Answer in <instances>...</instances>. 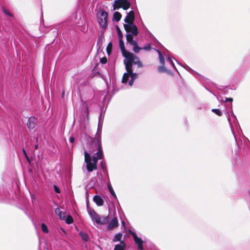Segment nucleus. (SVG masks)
<instances>
[{
    "mask_svg": "<svg viewBox=\"0 0 250 250\" xmlns=\"http://www.w3.org/2000/svg\"><path fill=\"white\" fill-rule=\"evenodd\" d=\"M143 29L145 31V33L146 35H149L150 34V32L147 29L146 26L143 25Z\"/></svg>",
    "mask_w": 250,
    "mask_h": 250,
    "instance_id": "29",
    "label": "nucleus"
},
{
    "mask_svg": "<svg viewBox=\"0 0 250 250\" xmlns=\"http://www.w3.org/2000/svg\"><path fill=\"white\" fill-rule=\"evenodd\" d=\"M130 6V3L128 0H115L113 4V10L119 9L122 8L126 10L128 9Z\"/></svg>",
    "mask_w": 250,
    "mask_h": 250,
    "instance_id": "5",
    "label": "nucleus"
},
{
    "mask_svg": "<svg viewBox=\"0 0 250 250\" xmlns=\"http://www.w3.org/2000/svg\"><path fill=\"white\" fill-rule=\"evenodd\" d=\"M107 187L108 188V189L109 190V192H110L111 194L113 195L115 198H117L116 194L111 186V185L110 183V182H108L107 183Z\"/></svg>",
    "mask_w": 250,
    "mask_h": 250,
    "instance_id": "18",
    "label": "nucleus"
},
{
    "mask_svg": "<svg viewBox=\"0 0 250 250\" xmlns=\"http://www.w3.org/2000/svg\"><path fill=\"white\" fill-rule=\"evenodd\" d=\"M87 211L92 221L93 222L98 224L100 215H99L94 209H92L88 208Z\"/></svg>",
    "mask_w": 250,
    "mask_h": 250,
    "instance_id": "8",
    "label": "nucleus"
},
{
    "mask_svg": "<svg viewBox=\"0 0 250 250\" xmlns=\"http://www.w3.org/2000/svg\"><path fill=\"white\" fill-rule=\"evenodd\" d=\"M79 234L83 240H84L85 241H87L88 240L89 237L87 233L83 232H80L79 233Z\"/></svg>",
    "mask_w": 250,
    "mask_h": 250,
    "instance_id": "20",
    "label": "nucleus"
},
{
    "mask_svg": "<svg viewBox=\"0 0 250 250\" xmlns=\"http://www.w3.org/2000/svg\"><path fill=\"white\" fill-rule=\"evenodd\" d=\"M123 38L119 39V45L121 48L123 56L125 58L124 61H126L127 62H130L131 60L135 59V61H136L138 62V57L134 55L133 54L131 53L130 52H127L125 50V47L124 45V42L122 40Z\"/></svg>",
    "mask_w": 250,
    "mask_h": 250,
    "instance_id": "3",
    "label": "nucleus"
},
{
    "mask_svg": "<svg viewBox=\"0 0 250 250\" xmlns=\"http://www.w3.org/2000/svg\"><path fill=\"white\" fill-rule=\"evenodd\" d=\"M122 17V15L119 12H115L113 14V20L119 21Z\"/></svg>",
    "mask_w": 250,
    "mask_h": 250,
    "instance_id": "17",
    "label": "nucleus"
},
{
    "mask_svg": "<svg viewBox=\"0 0 250 250\" xmlns=\"http://www.w3.org/2000/svg\"><path fill=\"white\" fill-rule=\"evenodd\" d=\"M226 115L227 116L228 120L229 122L230 125H231V123H230V118H229V114L227 112L226 113Z\"/></svg>",
    "mask_w": 250,
    "mask_h": 250,
    "instance_id": "39",
    "label": "nucleus"
},
{
    "mask_svg": "<svg viewBox=\"0 0 250 250\" xmlns=\"http://www.w3.org/2000/svg\"><path fill=\"white\" fill-rule=\"evenodd\" d=\"M93 200L98 206H102L104 204V200L99 195H95Z\"/></svg>",
    "mask_w": 250,
    "mask_h": 250,
    "instance_id": "13",
    "label": "nucleus"
},
{
    "mask_svg": "<svg viewBox=\"0 0 250 250\" xmlns=\"http://www.w3.org/2000/svg\"><path fill=\"white\" fill-rule=\"evenodd\" d=\"M125 247L124 241H121L119 244L116 245L114 250H124Z\"/></svg>",
    "mask_w": 250,
    "mask_h": 250,
    "instance_id": "16",
    "label": "nucleus"
},
{
    "mask_svg": "<svg viewBox=\"0 0 250 250\" xmlns=\"http://www.w3.org/2000/svg\"><path fill=\"white\" fill-rule=\"evenodd\" d=\"M106 62H107V59L105 57H104V58L101 59V60H100V62L103 64L105 63Z\"/></svg>",
    "mask_w": 250,
    "mask_h": 250,
    "instance_id": "32",
    "label": "nucleus"
},
{
    "mask_svg": "<svg viewBox=\"0 0 250 250\" xmlns=\"http://www.w3.org/2000/svg\"><path fill=\"white\" fill-rule=\"evenodd\" d=\"M134 20V12L133 11H130L127 13L125 18L124 20V21L126 24H132L133 23Z\"/></svg>",
    "mask_w": 250,
    "mask_h": 250,
    "instance_id": "9",
    "label": "nucleus"
},
{
    "mask_svg": "<svg viewBox=\"0 0 250 250\" xmlns=\"http://www.w3.org/2000/svg\"><path fill=\"white\" fill-rule=\"evenodd\" d=\"M122 224H123V225H125V222H124V221H122Z\"/></svg>",
    "mask_w": 250,
    "mask_h": 250,
    "instance_id": "43",
    "label": "nucleus"
},
{
    "mask_svg": "<svg viewBox=\"0 0 250 250\" xmlns=\"http://www.w3.org/2000/svg\"><path fill=\"white\" fill-rule=\"evenodd\" d=\"M109 222V217L108 216H99L97 224L105 225Z\"/></svg>",
    "mask_w": 250,
    "mask_h": 250,
    "instance_id": "12",
    "label": "nucleus"
},
{
    "mask_svg": "<svg viewBox=\"0 0 250 250\" xmlns=\"http://www.w3.org/2000/svg\"><path fill=\"white\" fill-rule=\"evenodd\" d=\"M35 148L36 149H37L38 148V145H36L35 146Z\"/></svg>",
    "mask_w": 250,
    "mask_h": 250,
    "instance_id": "42",
    "label": "nucleus"
},
{
    "mask_svg": "<svg viewBox=\"0 0 250 250\" xmlns=\"http://www.w3.org/2000/svg\"><path fill=\"white\" fill-rule=\"evenodd\" d=\"M37 123V119L34 117H31L29 118L27 123V126L29 129H33L35 127Z\"/></svg>",
    "mask_w": 250,
    "mask_h": 250,
    "instance_id": "11",
    "label": "nucleus"
},
{
    "mask_svg": "<svg viewBox=\"0 0 250 250\" xmlns=\"http://www.w3.org/2000/svg\"><path fill=\"white\" fill-rule=\"evenodd\" d=\"M59 217L62 219V220H64L66 218V214L64 212H63V211H61V214H60V215H59Z\"/></svg>",
    "mask_w": 250,
    "mask_h": 250,
    "instance_id": "27",
    "label": "nucleus"
},
{
    "mask_svg": "<svg viewBox=\"0 0 250 250\" xmlns=\"http://www.w3.org/2000/svg\"><path fill=\"white\" fill-rule=\"evenodd\" d=\"M73 221V219L71 216H68L66 218L65 222L67 224H71Z\"/></svg>",
    "mask_w": 250,
    "mask_h": 250,
    "instance_id": "24",
    "label": "nucleus"
},
{
    "mask_svg": "<svg viewBox=\"0 0 250 250\" xmlns=\"http://www.w3.org/2000/svg\"><path fill=\"white\" fill-rule=\"evenodd\" d=\"M212 111L217 115L220 116L221 115V112L218 109H212Z\"/></svg>",
    "mask_w": 250,
    "mask_h": 250,
    "instance_id": "28",
    "label": "nucleus"
},
{
    "mask_svg": "<svg viewBox=\"0 0 250 250\" xmlns=\"http://www.w3.org/2000/svg\"><path fill=\"white\" fill-rule=\"evenodd\" d=\"M54 189L55 192H56L57 193H60V190L57 186H54Z\"/></svg>",
    "mask_w": 250,
    "mask_h": 250,
    "instance_id": "36",
    "label": "nucleus"
},
{
    "mask_svg": "<svg viewBox=\"0 0 250 250\" xmlns=\"http://www.w3.org/2000/svg\"><path fill=\"white\" fill-rule=\"evenodd\" d=\"M137 61H138V62L137 61H135V60H134V59L128 62L124 61L126 72L123 75L122 78L123 83H126L128 81L129 77H130L131 79L129 82V85L130 86L133 85L134 80L138 77L139 75V73H136V72L133 73L134 68H133V65H136L138 68H142L143 66L142 62L140 61L138 57Z\"/></svg>",
    "mask_w": 250,
    "mask_h": 250,
    "instance_id": "2",
    "label": "nucleus"
},
{
    "mask_svg": "<svg viewBox=\"0 0 250 250\" xmlns=\"http://www.w3.org/2000/svg\"><path fill=\"white\" fill-rule=\"evenodd\" d=\"M168 61L169 62V63H170V64L173 67H175L174 66V64L172 60V59H171L170 57H168Z\"/></svg>",
    "mask_w": 250,
    "mask_h": 250,
    "instance_id": "35",
    "label": "nucleus"
},
{
    "mask_svg": "<svg viewBox=\"0 0 250 250\" xmlns=\"http://www.w3.org/2000/svg\"><path fill=\"white\" fill-rule=\"evenodd\" d=\"M122 237V234L121 233H118L114 236L113 241L114 242H117L118 241H120Z\"/></svg>",
    "mask_w": 250,
    "mask_h": 250,
    "instance_id": "19",
    "label": "nucleus"
},
{
    "mask_svg": "<svg viewBox=\"0 0 250 250\" xmlns=\"http://www.w3.org/2000/svg\"><path fill=\"white\" fill-rule=\"evenodd\" d=\"M158 70H159V71L161 72L164 71L165 70V66H164V65L163 64V65L159 66L158 68Z\"/></svg>",
    "mask_w": 250,
    "mask_h": 250,
    "instance_id": "31",
    "label": "nucleus"
},
{
    "mask_svg": "<svg viewBox=\"0 0 250 250\" xmlns=\"http://www.w3.org/2000/svg\"><path fill=\"white\" fill-rule=\"evenodd\" d=\"M132 236L136 245L138 247V250H144L143 247V244L144 242L141 238L137 236L135 233H132Z\"/></svg>",
    "mask_w": 250,
    "mask_h": 250,
    "instance_id": "7",
    "label": "nucleus"
},
{
    "mask_svg": "<svg viewBox=\"0 0 250 250\" xmlns=\"http://www.w3.org/2000/svg\"><path fill=\"white\" fill-rule=\"evenodd\" d=\"M69 141H70V142L71 143H73L74 142V141H75V139H74V137H71L70 138Z\"/></svg>",
    "mask_w": 250,
    "mask_h": 250,
    "instance_id": "38",
    "label": "nucleus"
},
{
    "mask_svg": "<svg viewBox=\"0 0 250 250\" xmlns=\"http://www.w3.org/2000/svg\"><path fill=\"white\" fill-rule=\"evenodd\" d=\"M129 43L133 46V51L135 52L138 53L141 50H142L141 47L138 46V44L135 41L132 40L131 42H129Z\"/></svg>",
    "mask_w": 250,
    "mask_h": 250,
    "instance_id": "15",
    "label": "nucleus"
},
{
    "mask_svg": "<svg viewBox=\"0 0 250 250\" xmlns=\"http://www.w3.org/2000/svg\"><path fill=\"white\" fill-rule=\"evenodd\" d=\"M3 11L4 13H5L6 14H7V15L10 16V17H12V15L6 9H3Z\"/></svg>",
    "mask_w": 250,
    "mask_h": 250,
    "instance_id": "34",
    "label": "nucleus"
},
{
    "mask_svg": "<svg viewBox=\"0 0 250 250\" xmlns=\"http://www.w3.org/2000/svg\"><path fill=\"white\" fill-rule=\"evenodd\" d=\"M112 47V43L109 42L106 47V51H107L108 54H110V53L111 52Z\"/></svg>",
    "mask_w": 250,
    "mask_h": 250,
    "instance_id": "23",
    "label": "nucleus"
},
{
    "mask_svg": "<svg viewBox=\"0 0 250 250\" xmlns=\"http://www.w3.org/2000/svg\"><path fill=\"white\" fill-rule=\"evenodd\" d=\"M129 43L133 46V51L135 52L138 53L141 50H142L141 47L138 46V44L135 41L132 40L131 42H129Z\"/></svg>",
    "mask_w": 250,
    "mask_h": 250,
    "instance_id": "14",
    "label": "nucleus"
},
{
    "mask_svg": "<svg viewBox=\"0 0 250 250\" xmlns=\"http://www.w3.org/2000/svg\"><path fill=\"white\" fill-rule=\"evenodd\" d=\"M249 193H250V191Z\"/></svg>",
    "mask_w": 250,
    "mask_h": 250,
    "instance_id": "44",
    "label": "nucleus"
},
{
    "mask_svg": "<svg viewBox=\"0 0 250 250\" xmlns=\"http://www.w3.org/2000/svg\"><path fill=\"white\" fill-rule=\"evenodd\" d=\"M116 29L117 31V33H118V35L119 36V39L123 38V35H122V32H121V30L120 29L118 26H116Z\"/></svg>",
    "mask_w": 250,
    "mask_h": 250,
    "instance_id": "26",
    "label": "nucleus"
},
{
    "mask_svg": "<svg viewBox=\"0 0 250 250\" xmlns=\"http://www.w3.org/2000/svg\"><path fill=\"white\" fill-rule=\"evenodd\" d=\"M108 13L104 11L100 10L97 13V19L100 26L105 29L107 25Z\"/></svg>",
    "mask_w": 250,
    "mask_h": 250,
    "instance_id": "4",
    "label": "nucleus"
},
{
    "mask_svg": "<svg viewBox=\"0 0 250 250\" xmlns=\"http://www.w3.org/2000/svg\"><path fill=\"white\" fill-rule=\"evenodd\" d=\"M23 151L24 152V154H25V155L26 156V158H27V156L26 155V151H25L24 149L23 150Z\"/></svg>",
    "mask_w": 250,
    "mask_h": 250,
    "instance_id": "40",
    "label": "nucleus"
},
{
    "mask_svg": "<svg viewBox=\"0 0 250 250\" xmlns=\"http://www.w3.org/2000/svg\"><path fill=\"white\" fill-rule=\"evenodd\" d=\"M124 28L127 32L131 33V35L136 36L138 34V30L137 27L134 24H125Z\"/></svg>",
    "mask_w": 250,
    "mask_h": 250,
    "instance_id": "6",
    "label": "nucleus"
},
{
    "mask_svg": "<svg viewBox=\"0 0 250 250\" xmlns=\"http://www.w3.org/2000/svg\"><path fill=\"white\" fill-rule=\"evenodd\" d=\"M101 166H102V168H103V169H104V170H105V169H104V165H103V164L102 163V164H101Z\"/></svg>",
    "mask_w": 250,
    "mask_h": 250,
    "instance_id": "41",
    "label": "nucleus"
},
{
    "mask_svg": "<svg viewBox=\"0 0 250 250\" xmlns=\"http://www.w3.org/2000/svg\"><path fill=\"white\" fill-rule=\"evenodd\" d=\"M132 35H131V34H128L126 35V40H127V42L128 43L129 42H131L132 40H133Z\"/></svg>",
    "mask_w": 250,
    "mask_h": 250,
    "instance_id": "25",
    "label": "nucleus"
},
{
    "mask_svg": "<svg viewBox=\"0 0 250 250\" xmlns=\"http://www.w3.org/2000/svg\"><path fill=\"white\" fill-rule=\"evenodd\" d=\"M233 99L232 98H226V102H231L232 101Z\"/></svg>",
    "mask_w": 250,
    "mask_h": 250,
    "instance_id": "37",
    "label": "nucleus"
},
{
    "mask_svg": "<svg viewBox=\"0 0 250 250\" xmlns=\"http://www.w3.org/2000/svg\"><path fill=\"white\" fill-rule=\"evenodd\" d=\"M102 129L98 127L97 132L93 139L90 147V152L93 153L91 157L89 153L84 151V162L86 163L87 170L90 172L97 168V164L98 160L102 159L103 157V152L101 142Z\"/></svg>",
    "mask_w": 250,
    "mask_h": 250,
    "instance_id": "1",
    "label": "nucleus"
},
{
    "mask_svg": "<svg viewBox=\"0 0 250 250\" xmlns=\"http://www.w3.org/2000/svg\"><path fill=\"white\" fill-rule=\"evenodd\" d=\"M61 211H62L61 210V208H57L55 210V213L58 214V216L60 215V214H61Z\"/></svg>",
    "mask_w": 250,
    "mask_h": 250,
    "instance_id": "33",
    "label": "nucleus"
},
{
    "mask_svg": "<svg viewBox=\"0 0 250 250\" xmlns=\"http://www.w3.org/2000/svg\"><path fill=\"white\" fill-rule=\"evenodd\" d=\"M150 45L149 44L146 45L144 47L142 48V49L145 50H149L150 49Z\"/></svg>",
    "mask_w": 250,
    "mask_h": 250,
    "instance_id": "30",
    "label": "nucleus"
},
{
    "mask_svg": "<svg viewBox=\"0 0 250 250\" xmlns=\"http://www.w3.org/2000/svg\"><path fill=\"white\" fill-rule=\"evenodd\" d=\"M41 228H42V230L43 232L46 233L48 232V229L47 227L46 226V225L45 224L42 223L41 224Z\"/></svg>",
    "mask_w": 250,
    "mask_h": 250,
    "instance_id": "22",
    "label": "nucleus"
},
{
    "mask_svg": "<svg viewBox=\"0 0 250 250\" xmlns=\"http://www.w3.org/2000/svg\"><path fill=\"white\" fill-rule=\"evenodd\" d=\"M118 226V221L116 217H114L107 226V229L108 230H111L114 228L117 227Z\"/></svg>",
    "mask_w": 250,
    "mask_h": 250,
    "instance_id": "10",
    "label": "nucleus"
},
{
    "mask_svg": "<svg viewBox=\"0 0 250 250\" xmlns=\"http://www.w3.org/2000/svg\"><path fill=\"white\" fill-rule=\"evenodd\" d=\"M158 54H159V60H160V62L162 64H164V62H165V59H164V58L163 57L162 53H161L160 51H158V50H157Z\"/></svg>",
    "mask_w": 250,
    "mask_h": 250,
    "instance_id": "21",
    "label": "nucleus"
}]
</instances>
